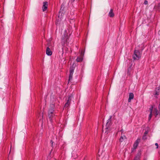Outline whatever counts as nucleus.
<instances>
[{
  "label": "nucleus",
  "mask_w": 160,
  "mask_h": 160,
  "mask_svg": "<svg viewBox=\"0 0 160 160\" xmlns=\"http://www.w3.org/2000/svg\"><path fill=\"white\" fill-rule=\"evenodd\" d=\"M54 107L55 106L54 104H51L48 112V117L51 123L52 122L54 119H55V118L56 116L54 110Z\"/></svg>",
  "instance_id": "nucleus-1"
},
{
  "label": "nucleus",
  "mask_w": 160,
  "mask_h": 160,
  "mask_svg": "<svg viewBox=\"0 0 160 160\" xmlns=\"http://www.w3.org/2000/svg\"><path fill=\"white\" fill-rule=\"evenodd\" d=\"M112 116H110L109 118L107 120V122L106 125V128L105 129V133L107 134L112 130L111 125L112 124V122L111 121Z\"/></svg>",
  "instance_id": "nucleus-2"
},
{
  "label": "nucleus",
  "mask_w": 160,
  "mask_h": 160,
  "mask_svg": "<svg viewBox=\"0 0 160 160\" xmlns=\"http://www.w3.org/2000/svg\"><path fill=\"white\" fill-rule=\"evenodd\" d=\"M142 52H141L139 50H135L134 54L132 55L133 60H139L141 57Z\"/></svg>",
  "instance_id": "nucleus-3"
},
{
  "label": "nucleus",
  "mask_w": 160,
  "mask_h": 160,
  "mask_svg": "<svg viewBox=\"0 0 160 160\" xmlns=\"http://www.w3.org/2000/svg\"><path fill=\"white\" fill-rule=\"evenodd\" d=\"M48 2H43V5L42 8L43 12L47 10L48 8Z\"/></svg>",
  "instance_id": "nucleus-4"
},
{
  "label": "nucleus",
  "mask_w": 160,
  "mask_h": 160,
  "mask_svg": "<svg viewBox=\"0 0 160 160\" xmlns=\"http://www.w3.org/2000/svg\"><path fill=\"white\" fill-rule=\"evenodd\" d=\"M83 55L84 54L83 53V52H81L80 55L79 56L77 57L76 60V61L78 62H82L83 60Z\"/></svg>",
  "instance_id": "nucleus-5"
},
{
  "label": "nucleus",
  "mask_w": 160,
  "mask_h": 160,
  "mask_svg": "<svg viewBox=\"0 0 160 160\" xmlns=\"http://www.w3.org/2000/svg\"><path fill=\"white\" fill-rule=\"evenodd\" d=\"M71 100V96H69L68 97V99L67 101V102L65 103V106H64L65 108L68 107L70 106Z\"/></svg>",
  "instance_id": "nucleus-6"
},
{
  "label": "nucleus",
  "mask_w": 160,
  "mask_h": 160,
  "mask_svg": "<svg viewBox=\"0 0 160 160\" xmlns=\"http://www.w3.org/2000/svg\"><path fill=\"white\" fill-rule=\"evenodd\" d=\"M152 112L153 113L155 114V117H157L158 115H160V112L158 111L157 108H154L153 109Z\"/></svg>",
  "instance_id": "nucleus-7"
},
{
  "label": "nucleus",
  "mask_w": 160,
  "mask_h": 160,
  "mask_svg": "<svg viewBox=\"0 0 160 160\" xmlns=\"http://www.w3.org/2000/svg\"><path fill=\"white\" fill-rule=\"evenodd\" d=\"M68 35H66L65 34H64L62 36V40H63V42L64 43L67 42L68 39Z\"/></svg>",
  "instance_id": "nucleus-8"
},
{
  "label": "nucleus",
  "mask_w": 160,
  "mask_h": 160,
  "mask_svg": "<svg viewBox=\"0 0 160 160\" xmlns=\"http://www.w3.org/2000/svg\"><path fill=\"white\" fill-rule=\"evenodd\" d=\"M46 54L48 56H51L52 54V52L50 50L49 47H47L46 50Z\"/></svg>",
  "instance_id": "nucleus-9"
},
{
  "label": "nucleus",
  "mask_w": 160,
  "mask_h": 160,
  "mask_svg": "<svg viewBox=\"0 0 160 160\" xmlns=\"http://www.w3.org/2000/svg\"><path fill=\"white\" fill-rule=\"evenodd\" d=\"M140 141V139H137V140L134 142V143L133 145V147L137 148V147L138 145V144L139 142Z\"/></svg>",
  "instance_id": "nucleus-10"
},
{
  "label": "nucleus",
  "mask_w": 160,
  "mask_h": 160,
  "mask_svg": "<svg viewBox=\"0 0 160 160\" xmlns=\"http://www.w3.org/2000/svg\"><path fill=\"white\" fill-rule=\"evenodd\" d=\"M152 110H153V107L152 106L151 107L149 108V110L150 111V113L148 117V120H150L151 119L152 115Z\"/></svg>",
  "instance_id": "nucleus-11"
},
{
  "label": "nucleus",
  "mask_w": 160,
  "mask_h": 160,
  "mask_svg": "<svg viewBox=\"0 0 160 160\" xmlns=\"http://www.w3.org/2000/svg\"><path fill=\"white\" fill-rule=\"evenodd\" d=\"M114 16V14L113 12V10L112 9H111L109 12L108 16L111 18L113 17Z\"/></svg>",
  "instance_id": "nucleus-12"
},
{
  "label": "nucleus",
  "mask_w": 160,
  "mask_h": 160,
  "mask_svg": "<svg viewBox=\"0 0 160 160\" xmlns=\"http://www.w3.org/2000/svg\"><path fill=\"white\" fill-rule=\"evenodd\" d=\"M134 98V95L132 93H130L129 95V97L128 99V102H130L131 100L133 99Z\"/></svg>",
  "instance_id": "nucleus-13"
},
{
  "label": "nucleus",
  "mask_w": 160,
  "mask_h": 160,
  "mask_svg": "<svg viewBox=\"0 0 160 160\" xmlns=\"http://www.w3.org/2000/svg\"><path fill=\"white\" fill-rule=\"evenodd\" d=\"M140 158L141 154L140 153H138L135 157L133 160H140Z\"/></svg>",
  "instance_id": "nucleus-14"
},
{
  "label": "nucleus",
  "mask_w": 160,
  "mask_h": 160,
  "mask_svg": "<svg viewBox=\"0 0 160 160\" xmlns=\"http://www.w3.org/2000/svg\"><path fill=\"white\" fill-rule=\"evenodd\" d=\"M159 91H157V90H155V91L154 92V93H153V95H154V97L157 98L158 97L157 96L159 95Z\"/></svg>",
  "instance_id": "nucleus-15"
},
{
  "label": "nucleus",
  "mask_w": 160,
  "mask_h": 160,
  "mask_svg": "<svg viewBox=\"0 0 160 160\" xmlns=\"http://www.w3.org/2000/svg\"><path fill=\"white\" fill-rule=\"evenodd\" d=\"M74 69V68L70 67L69 68V74H73Z\"/></svg>",
  "instance_id": "nucleus-16"
},
{
  "label": "nucleus",
  "mask_w": 160,
  "mask_h": 160,
  "mask_svg": "<svg viewBox=\"0 0 160 160\" xmlns=\"http://www.w3.org/2000/svg\"><path fill=\"white\" fill-rule=\"evenodd\" d=\"M124 138H126L125 136H124L123 137L121 136L119 139V142H122V141H123Z\"/></svg>",
  "instance_id": "nucleus-17"
},
{
  "label": "nucleus",
  "mask_w": 160,
  "mask_h": 160,
  "mask_svg": "<svg viewBox=\"0 0 160 160\" xmlns=\"http://www.w3.org/2000/svg\"><path fill=\"white\" fill-rule=\"evenodd\" d=\"M73 74H69V79L68 81H70L72 79Z\"/></svg>",
  "instance_id": "nucleus-18"
},
{
  "label": "nucleus",
  "mask_w": 160,
  "mask_h": 160,
  "mask_svg": "<svg viewBox=\"0 0 160 160\" xmlns=\"http://www.w3.org/2000/svg\"><path fill=\"white\" fill-rule=\"evenodd\" d=\"M64 9V5L62 4L61 6V7L60 9V12L63 11Z\"/></svg>",
  "instance_id": "nucleus-19"
},
{
  "label": "nucleus",
  "mask_w": 160,
  "mask_h": 160,
  "mask_svg": "<svg viewBox=\"0 0 160 160\" xmlns=\"http://www.w3.org/2000/svg\"><path fill=\"white\" fill-rule=\"evenodd\" d=\"M136 149V148L133 147V148H132L131 149V152H134L135 151Z\"/></svg>",
  "instance_id": "nucleus-20"
},
{
  "label": "nucleus",
  "mask_w": 160,
  "mask_h": 160,
  "mask_svg": "<svg viewBox=\"0 0 160 160\" xmlns=\"http://www.w3.org/2000/svg\"><path fill=\"white\" fill-rule=\"evenodd\" d=\"M142 139L143 140H146L147 139L146 136L144 135L142 137Z\"/></svg>",
  "instance_id": "nucleus-21"
},
{
  "label": "nucleus",
  "mask_w": 160,
  "mask_h": 160,
  "mask_svg": "<svg viewBox=\"0 0 160 160\" xmlns=\"http://www.w3.org/2000/svg\"><path fill=\"white\" fill-rule=\"evenodd\" d=\"M155 90H157V91H159L160 92V86H159V87H158L156 89H155Z\"/></svg>",
  "instance_id": "nucleus-22"
},
{
  "label": "nucleus",
  "mask_w": 160,
  "mask_h": 160,
  "mask_svg": "<svg viewBox=\"0 0 160 160\" xmlns=\"http://www.w3.org/2000/svg\"><path fill=\"white\" fill-rule=\"evenodd\" d=\"M50 143H51L52 147H53V142L52 140H51Z\"/></svg>",
  "instance_id": "nucleus-23"
},
{
  "label": "nucleus",
  "mask_w": 160,
  "mask_h": 160,
  "mask_svg": "<svg viewBox=\"0 0 160 160\" xmlns=\"http://www.w3.org/2000/svg\"><path fill=\"white\" fill-rule=\"evenodd\" d=\"M155 145L157 146L156 148H158V143H155Z\"/></svg>",
  "instance_id": "nucleus-24"
},
{
  "label": "nucleus",
  "mask_w": 160,
  "mask_h": 160,
  "mask_svg": "<svg viewBox=\"0 0 160 160\" xmlns=\"http://www.w3.org/2000/svg\"><path fill=\"white\" fill-rule=\"evenodd\" d=\"M144 4H145V5H147L148 4V2L146 1V0H145L144 2Z\"/></svg>",
  "instance_id": "nucleus-25"
},
{
  "label": "nucleus",
  "mask_w": 160,
  "mask_h": 160,
  "mask_svg": "<svg viewBox=\"0 0 160 160\" xmlns=\"http://www.w3.org/2000/svg\"><path fill=\"white\" fill-rule=\"evenodd\" d=\"M147 133H148V132H147L146 131V132L144 133V135H146L147 134Z\"/></svg>",
  "instance_id": "nucleus-26"
},
{
  "label": "nucleus",
  "mask_w": 160,
  "mask_h": 160,
  "mask_svg": "<svg viewBox=\"0 0 160 160\" xmlns=\"http://www.w3.org/2000/svg\"><path fill=\"white\" fill-rule=\"evenodd\" d=\"M71 0V2H73L75 1V0Z\"/></svg>",
  "instance_id": "nucleus-27"
},
{
  "label": "nucleus",
  "mask_w": 160,
  "mask_h": 160,
  "mask_svg": "<svg viewBox=\"0 0 160 160\" xmlns=\"http://www.w3.org/2000/svg\"><path fill=\"white\" fill-rule=\"evenodd\" d=\"M120 131H122V130H121Z\"/></svg>",
  "instance_id": "nucleus-28"
},
{
  "label": "nucleus",
  "mask_w": 160,
  "mask_h": 160,
  "mask_svg": "<svg viewBox=\"0 0 160 160\" xmlns=\"http://www.w3.org/2000/svg\"><path fill=\"white\" fill-rule=\"evenodd\" d=\"M43 117V115L42 114V117Z\"/></svg>",
  "instance_id": "nucleus-29"
}]
</instances>
